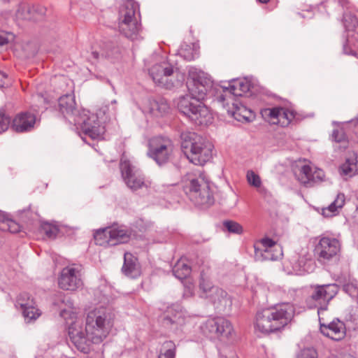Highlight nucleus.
<instances>
[{
  "label": "nucleus",
  "instance_id": "obj_9",
  "mask_svg": "<svg viewBox=\"0 0 358 358\" xmlns=\"http://www.w3.org/2000/svg\"><path fill=\"white\" fill-rule=\"evenodd\" d=\"M71 124L80 127L85 135L92 139H101L105 133V127L102 120L96 113H90L87 110H82L73 120H69Z\"/></svg>",
  "mask_w": 358,
  "mask_h": 358
},
{
  "label": "nucleus",
  "instance_id": "obj_32",
  "mask_svg": "<svg viewBox=\"0 0 358 358\" xmlns=\"http://www.w3.org/2000/svg\"><path fill=\"white\" fill-rule=\"evenodd\" d=\"M15 17L17 20L37 21L38 17L32 15L31 6L25 3H21L18 5L15 13Z\"/></svg>",
  "mask_w": 358,
  "mask_h": 358
},
{
  "label": "nucleus",
  "instance_id": "obj_4",
  "mask_svg": "<svg viewBox=\"0 0 358 358\" xmlns=\"http://www.w3.org/2000/svg\"><path fill=\"white\" fill-rule=\"evenodd\" d=\"M181 141L182 151L191 163L203 166L212 158L213 145L200 135L182 133Z\"/></svg>",
  "mask_w": 358,
  "mask_h": 358
},
{
  "label": "nucleus",
  "instance_id": "obj_27",
  "mask_svg": "<svg viewBox=\"0 0 358 358\" xmlns=\"http://www.w3.org/2000/svg\"><path fill=\"white\" fill-rule=\"evenodd\" d=\"M213 293L222 294V289L213 285L208 277L203 273H201L199 281V296L203 299H208Z\"/></svg>",
  "mask_w": 358,
  "mask_h": 358
},
{
  "label": "nucleus",
  "instance_id": "obj_13",
  "mask_svg": "<svg viewBox=\"0 0 358 358\" xmlns=\"http://www.w3.org/2000/svg\"><path fill=\"white\" fill-rule=\"evenodd\" d=\"M254 247L255 258L257 261H275L282 256L281 247L270 238L261 239Z\"/></svg>",
  "mask_w": 358,
  "mask_h": 358
},
{
  "label": "nucleus",
  "instance_id": "obj_15",
  "mask_svg": "<svg viewBox=\"0 0 358 358\" xmlns=\"http://www.w3.org/2000/svg\"><path fill=\"white\" fill-rule=\"evenodd\" d=\"M81 266L76 264L64 267L58 278V284L61 289L76 291L82 287L83 280Z\"/></svg>",
  "mask_w": 358,
  "mask_h": 358
},
{
  "label": "nucleus",
  "instance_id": "obj_51",
  "mask_svg": "<svg viewBox=\"0 0 358 358\" xmlns=\"http://www.w3.org/2000/svg\"><path fill=\"white\" fill-rule=\"evenodd\" d=\"M182 57H183L185 59L187 60H192L193 59V55L192 54H189V55H185L184 52H183V50L181 49L180 50V53H179Z\"/></svg>",
  "mask_w": 358,
  "mask_h": 358
},
{
  "label": "nucleus",
  "instance_id": "obj_25",
  "mask_svg": "<svg viewBox=\"0 0 358 358\" xmlns=\"http://www.w3.org/2000/svg\"><path fill=\"white\" fill-rule=\"evenodd\" d=\"M122 271L124 275L132 278L140 275L141 270L137 258L130 252H125Z\"/></svg>",
  "mask_w": 358,
  "mask_h": 358
},
{
  "label": "nucleus",
  "instance_id": "obj_7",
  "mask_svg": "<svg viewBox=\"0 0 358 358\" xmlns=\"http://www.w3.org/2000/svg\"><path fill=\"white\" fill-rule=\"evenodd\" d=\"M185 191L196 206H209L214 203L209 183L202 176L189 178V182L185 186Z\"/></svg>",
  "mask_w": 358,
  "mask_h": 358
},
{
  "label": "nucleus",
  "instance_id": "obj_38",
  "mask_svg": "<svg viewBox=\"0 0 358 358\" xmlns=\"http://www.w3.org/2000/svg\"><path fill=\"white\" fill-rule=\"evenodd\" d=\"M246 177L247 180L250 185L256 188L261 187L262 181L260 177L257 174H256L253 171H248L247 172Z\"/></svg>",
  "mask_w": 358,
  "mask_h": 358
},
{
  "label": "nucleus",
  "instance_id": "obj_31",
  "mask_svg": "<svg viewBox=\"0 0 358 358\" xmlns=\"http://www.w3.org/2000/svg\"><path fill=\"white\" fill-rule=\"evenodd\" d=\"M191 267L184 259L178 260L173 268V273L176 278L183 280L189 275Z\"/></svg>",
  "mask_w": 358,
  "mask_h": 358
},
{
  "label": "nucleus",
  "instance_id": "obj_41",
  "mask_svg": "<svg viewBox=\"0 0 358 358\" xmlns=\"http://www.w3.org/2000/svg\"><path fill=\"white\" fill-rule=\"evenodd\" d=\"M355 167V164H350L349 160H347L345 163H344L340 167V172L341 175L344 176H352L354 172V168Z\"/></svg>",
  "mask_w": 358,
  "mask_h": 358
},
{
  "label": "nucleus",
  "instance_id": "obj_39",
  "mask_svg": "<svg viewBox=\"0 0 358 358\" xmlns=\"http://www.w3.org/2000/svg\"><path fill=\"white\" fill-rule=\"evenodd\" d=\"M317 352L313 348H304L296 355V358H317Z\"/></svg>",
  "mask_w": 358,
  "mask_h": 358
},
{
  "label": "nucleus",
  "instance_id": "obj_36",
  "mask_svg": "<svg viewBox=\"0 0 358 358\" xmlns=\"http://www.w3.org/2000/svg\"><path fill=\"white\" fill-rule=\"evenodd\" d=\"M224 227L230 233L241 234L243 233L242 226L236 222L226 220L223 222Z\"/></svg>",
  "mask_w": 358,
  "mask_h": 358
},
{
  "label": "nucleus",
  "instance_id": "obj_54",
  "mask_svg": "<svg viewBox=\"0 0 358 358\" xmlns=\"http://www.w3.org/2000/svg\"><path fill=\"white\" fill-rule=\"evenodd\" d=\"M260 3H268L270 0H258Z\"/></svg>",
  "mask_w": 358,
  "mask_h": 358
},
{
  "label": "nucleus",
  "instance_id": "obj_30",
  "mask_svg": "<svg viewBox=\"0 0 358 358\" xmlns=\"http://www.w3.org/2000/svg\"><path fill=\"white\" fill-rule=\"evenodd\" d=\"M120 54V49L118 47L112 44H107L103 48L100 52L93 50L91 53L92 59L94 61H99L101 59L105 58L108 59H113Z\"/></svg>",
  "mask_w": 358,
  "mask_h": 358
},
{
  "label": "nucleus",
  "instance_id": "obj_16",
  "mask_svg": "<svg viewBox=\"0 0 358 358\" xmlns=\"http://www.w3.org/2000/svg\"><path fill=\"white\" fill-rule=\"evenodd\" d=\"M204 334L210 337L227 338L232 332L231 322L222 317L208 319L201 327Z\"/></svg>",
  "mask_w": 358,
  "mask_h": 358
},
{
  "label": "nucleus",
  "instance_id": "obj_3",
  "mask_svg": "<svg viewBox=\"0 0 358 358\" xmlns=\"http://www.w3.org/2000/svg\"><path fill=\"white\" fill-rule=\"evenodd\" d=\"M294 315V308L289 303L262 309L257 313L255 328L264 334L280 331L290 322Z\"/></svg>",
  "mask_w": 358,
  "mask_h": 358
},
{
  "label": "nucleus",
  "instance_id": "obj_8",
  "mask_svg": "<svg viewBox=\"0 0 358 358\" xmlns=\"http://www.w3.org/2000/svg\"><path fill=\"white\" fill-rule=\"evenodd\" d=\"M120 168L124 183L132 191L151 188L152 182L146 179L140 169L124 155L120 159Z\"/></svg>",
  "mask_w": 358,
  "mask_h": 358
},
{
  "label": "nucleus",
  "instance_id": "obj_46",
  "mask_svg": "<svg viewBox=\"0 0 358 358\" xmlns=\"http://www.w3.org/2000/svg\"><path fill=\"white\" fill-rule=\"evenodd\" d=\"M13 40V35L10 33L0 31V46H3Z\"/></svg>",
  "mask_w": 358,
  "mask_h": 358
},
{
  "label": "nucleus",
  "instance_id": "obj_45",
  "mask_svg": "<svg viewBox=\"0 0 358 358\" xmlns=\"http://www.w3.org/2000/svg\"><path fill=\"white\" fill-rule=\"evenodd\" d=\"M345 195L344 194L339 193L337 194L334 201L331 203L333 206L336 207L338 210L343 208L345 204Z\"/></svg>",
  "mask_w": 358,
  "mask_h": 358
},
{
  "label": "nucleus",
  "instance_id": "obj_17",
  "mask_svg": "<svg viewBox=\"0 0 358 358\" xmlns=\"http://www.w3.org/2000/svg\"><path fill=\"white\" fill-rule=\"evenodd\" d=\"M262 117L273 124L288 125L294 118V111L282 107L265 108L260 111Z\"/></svg>",
  "mask_w": 358,
  "mask_h": 358
},
{
  "label": "nucleus",
  "instance_id": "obj_49",
  "mask_svg": "<svg viewBox=\"0 0 358 358\" xmlns=\"http://www.w3.org/2000/svg\"><path fill=\"white\" fill-rule=\"evenodd\" d=\"M348 43V41H347V43L345 44H344V45H343V52L346 55L356 56L357 55L356 50H352L351 48H349Z\"/></svg>",
  "mask_w": 358,
  "mask_h": 358
},
{
  "label": "nucleus",
  "instance_id": "obj_24",
  "mask_svg": "<svg viewBox=\"0 0 358 358\" xmlns=\"http://www.w3.org/2000/svg\"><path fill=\"white\" fill-rule=\"evenodd\" d=\"M59 107L60 112L69 122L81 113L76 108L74 96L71 94H66L59 99Z\"/></svg>",
  "mask_w": 358,
  "mask_h": 358
},
{
  "label": "nucleus",
  "instance_id": "obj_28",
  "mask_svg": "<svg viewBox=\"0 0 358 358\" xmlns=\"http://www.w3.org/2000/svg\"><path fill=\"white\" fill-rule=\"evenodd\" d=\"M232 108L227 109V113L234 117L237 121H250L252 115V110L248 109L241 102L232 101Z\"/></svg>",
  "mask_w": 358,
  "mask_h": 358
},
{
  "label": "nucleus",
  "instance_id": "obj_56",
  "mask_svg": "<svg viewBox=\"0 0 358 358\" xmlns=\"http://www.w3.org/2000/svg\"><path fill=\"white\" fill-rule=\"evenodd\" d=\"M350 358H353V357H350Z\"/></svg>",
  "mask_w": 358,
  "mask_h": 358
},
{
  "label": "nucleus",
  "instance_id": "obj_35",
  "mask_svg": "<svg viewBox=\"0 0 358 358\" xmlns=\"http://www.w3.org/2000/svg\"><path fill=\"white\" fill-rule=\"evenodd\" d=\"M0 229L8 231L10 233H17L20 230V226L13 220L8 217H3L0 220Z\"/></svg>",
  "mask_w": 358,
  "mask_h": 358
},
{
  "label": "nucleus",
  "instance_id": "obj_10",
  "mask_svg": "<svg viewBox=\"0 0 358 358\" xmlns=\"http://www.w3.org/2000/svg\"><path fill=\"white\" fill-rule=\"evenodd\" d=\"M149 73L156 84L165 89L171 90L179 84L178 73L167 62L153 65Z\"/></svg>",
  "mask_w": 358,
  "mask_h": 358
},
{
  "label": "nucleus",
  "instance_id": "obj_53",
  "mask_svg": "<svg viewBox=\"0 0 358 358\" xmlns=\"http://www.w3.org/2000/svg\"><path fill=\"white\" fill-rule=\"evenodd\" d=\"M353 322H355V325L358 328V313L354 316Z\"/></svg>",
  "mask_w": 358,
  "mask_h": 358
},
{
  "label": "nucleus",
  "instance_id": "obj_19",
  "mask_svg": "<svg viewBox=\"0 0 358 358\" xmlns=\"http://www.w3.org/2000/svg\"><path fill=\"white\" fill-rule=\"evenodd\" d=\"M319 322L320 332L324 336L336 341L342 340L345 336V324L338 319L334 320L329 323H325L324 317L320 315Z\"/></svg>",
  "mask_w": 358,
  "mask_h": 358
},
{
  "label": "nucleus",
  "instance_id": "obj_26",
  "mask_svg": "<svg viewBox=\"0 0 358 358\" xmlns=\"http://www.w3.org/2000/svg\"><path fill=\"white\" fill-rule=\"evenodd\" d=\"M169 106L164 99H150L145 106V111L153 116H163L169 111Z\"/></svg>",
  "mask_w": 358,
  "mask_h": 358
},
{
  "label": "nucleus",
  "instance_id": "obj_5",
  "mask_svg": "<svg viewBox=\"0 0 358 358\" xmlns=\"http://www.w3.org/2000/svg\"><path fill=\"white\" fill-rule=\"evenodd\" d=\"M137 4L132 0L124 1L120 6L118 28L125 37L134 41L138 38L141 24L136 17Z\"/></svg>",
  "mask_w": 358,
  "mask_h": 358
},
{
  "label": "nucleus",
  "instance_id": "obj_1",
  "mask_svg": "<svg viewBox=\"0 0 358 358\" xmlns=\"http://www.w3.org/2000/svg\"><path fill=\"white\" fill-rule=\"evenodd\" d=\"M65 305L66 307L61 308L59 315L67 323L69 320H73L68 329L70 341L78 350L88 353L92 344L101 343L108 335L113 325V314L106 307L94 308L87 313L84 327L83 320L76 316L72 301L67 299Z\"/></svg>",
  "mask_w": 358,
  "mask_h": 358
},
{
  "label": "nucleus",
  "instance_id": "obj_21",
  "mask_svg": "<svg viewBox=\"0 0 358 358\" xmlns=\"http://www.w3.org/2000/svg\"><path fill=\"white\" fill-rule=\"evenodd\" d=\"M250 88V83L246 79H236L232 80L229 83L228 87H223V92L226 93L225 95L220 94L217 97L219 102L224 103L227 96V93L229 94V96L227 97V100H234V96H241L243 94L248 92Z\"/></svg>",
  "mask_w": 358,
  "mask_h": 358
},
{
  "label": "nucleus",
  "instance_id": "obj_23",
  "mask_svg": "<svg viewBox=\"0 0 358 358\" xmlns=\"http://www.w3.org/2000/svg\"><path fill=\"white\" fill-rule=\"evenodd\" d=\"M36 123V116L29 112H22L17 114L10 124L11 128L17 133L31 131Z\"/></svg>",
  "mask_w": 358,
  "mask_h": 358
},
{
  "label": "nucleus",
  "instance_id": "obj_34",
  "mask_svg": "<svg viewBox=\"0 0 358 358\" xmlns=\"http://www.w3.org/2000/svg\"><path fill=\"white\" fill-rule=\"evenodd\" d=\"M176 346L171 341H165L162 346L158 358H175Z\"/></svg>",
  "mask_w": 358,
  "mask_h": 358
},
{
  "label": "nucleus",
  "instance_id": "obj_11",
  "mask_svg": "<svg viewBox=\"0 0 358 358\" xmlns=\"http://www.w3.org/2000/svg\"><path fill=\"white\" fill-rule=\"evenodd\" d=\"M148 155L159 165L166 164L171 158L174 145L166 137L155 136L149 141Z\"/></svg>",
  "mask_w": 358,
  "mask_h": 358
},
{
  "label": "nucleus",
  "instance_id": "obj_33",
  "mask_svg": "<svg viewBox=\"0 0 358 358\" xmlns=\"http://www.w3.org/2000/svg\"><path fill=\"white\" fill-rule=\"evenodd\" d=\"M343 291L352 298L357 299L358 298V282L350 276L345 279L343 283Z\"/></svg>",
  "mask_w": 358,
  "mask_h": 358
},
{
  "label": "nucleus",
  "instance_id": "obj_43",
  "mask_svg": "<svg viewBox=\"0 0 358 358\" xmlns=\"http://www.w3.org/2000/svg\"><path fill=\"white\" fill-rule=\"evenodd\" d=\"M43 229L50 238H55L58 233V229L55 226L49 224H45L43 226Z\"/></svg>",
  "mask_w": 358,
  "mask_h": 358
},
{
  "label": "nucleus",
  "instance_id": "obj_48",
  "mask_svg": "<svg viewBox=\"0 0 358 358\" xmlns=\"http://www.w3.org/2000/svg\"><path fill=\"white\" fill-rule=\"evenodd\" d=\"M338 209L330 204L327 208H322V215L326 217H329L335 215L338 213Z\"/></svg>",
  "mask_w": 358,
  "mask_h": 358
},
{
  "label": "nucleus",
  "instance_id": "obj_47",
  "mask_svg": "<svg viewBox=\"0 0 358 358\" xmlns=\"http://www.w3.org/2000/svg\"><path fill=\"white\" fill-rule=\"evenodd\" d=\"M338 209L330 204L327 208H322V215L326 217H329L335 215L338 213Z\"/></svg>",
  "mask_w": 358,
  "mask_h": 358
},
{
  "label": "nucleus",
  "instance_id": "obj_55",
  "mask_svg": "<svg viewBox=\"0 0 358 358\" xmlns=\"http://www.w3.org/2000/svg\"><path fill=\"white\" fill-rule=\"evenodd\" d=\"M352 24H353L352 27H355V23L357 22L356 19H355V18L352 19Z\"/></svg>",
  "mask_w": 358,
  "mask_h": 358
},
{
  "label": "nucleus",
  "instance_id": "obj_2",
  "mask_svg": "<svg viewBox=\"0 0 358 358\" xmlns=\"http://www.w3.org/2000/svg\"><path fill=\"white\" fill-rule=\"evenodd\" d=\"M187 86L188 94L180 96L177 101L178 110L196 124L211 123L212 113L202 102L211 89L210 79L203 71L192 68L189 71Z\"/></svg>",
  "mask_w": 358,
  "mask_h": 358
},
{
  "label": "nucleus",
  "instance_id": "obj_18",
  "mask_svg": "<svg viewBox=\"0 0 358 358\" xmlns=\"http://www.w3.org/2000/svg\"><path fill=\"white\" fill-rule=\"evenodd\" d=\"M295 174L298 180L306 187H312L314 184L323 181L324 178L323 170L313 168L306 164L299 166Z\"/></svg>",
  "mask_w": 358,
  "mask_h": 358
},
{
  "label": "nucleus",
  "instance_id": "obj_42",
  "mask_svg": "<svg viewBox=\"0 0 358 358\" xmlns=\"http://www.w3.org/2000/svg\"><path fill=\"white\" fill-rule=\"evenodd\" d=\"M32 15L38 17V20L42 19L46 13V8L41 5L31 6Z\"/></svg>",
  "mask_w": 358,
  "mask_h": 358
},
{
  "label": "nucleus",
  "instance_id": "obj_20",
  "mask_svg": "<svg viewBox=\"0 0 358 358\" xmlns=\"http://www.w3.org/2000/svg\"><path fill=\"white\" fill-rule=\"evenodd\" d=\"M15 306L20 307L27 322L34 321L41 315V311L36 307L34 299L28 293H21L17 299Z\"/></svg>",
  "mask_w": 358,
  "mask_h": 358
},
{
  "label": "nucleus",
  "instance_id": "obj_44",
  "mask_svg": "<svg viewBox=\"0 0 358 358\" xmlns=\"http://www.w3.org/2000/svg\"><path fill=\"white\" fill-rule=\"evenodd\" d=\"M194 286L190 281H187L184 284L183 297L189 298L194 295Z\"/></svg>",
  "mask_w": 358,
  "mask_h": 358
},
{
  "label": "nucleus",
  "instance_id": "obj_50",
  "mask_svg": "<svg viewBox=\"0 0 358 358\" xmlns=\"http://www.w3.org/2000/svg\"><path fill=\"white\" fill-rule=\"evenodd\" d=\"M6 79V75L0 71V87H2L6 85L5 80Z\"/></svg>",
  "mask_w": 358,
  "mask_h": 358
},
{
  "label": "nucleus",
  "instance_id": "obj_12",
  "mask_svg": "<svg viewBox=\"0 0 358 358\" xmlns=\"http://www.w3.org/2000/svg\"><path fill=\"white\" fill-rule=\"evenodd\" d=\"M131 231L122 227H112L99 229L94 234L96 244L114 246L129 241Z\"/></svg>",
  "mask_w": 358,
  "mask_h": 358
},
{
  "label": "nucleus",
  "instance_id": "obj_29",
  "mask_svg": "<svg viewBox=\"0 0 358 358\" xmlns=\"http://www.w3.org/2000/svg\"><path fill=\"white\" fill-rule=\"evenodd\" d=\"M223 294H217L212 292V294L207 299L211 302L215 308L220 311H225L229 309L232 305L231 298L228 296L227 293L222 289Z\"/></svg>",
  "mask_w": 358,
  "mask_h": 358
},
{
  "label": "nucleus",
  "instance_id": "obj_52",
  "mask_svg": "<svg viewBox=\"0 0 358 358\" xmlns=\"http://www.w3.org/2000/svg\"><path fill=\"white\" fill-rule=\"evenodd\" d=\"M220 358H237L236 355L232 354L229 357L227 355H220Z\"/></svg>",
  "mask_w": 358,
  "mask_h": 358
},
{
  "label": "nucleus",
  "instance_id": "obj_37",
  "mask_svg": "<svg viewBox=\"0 0 358 358\" xmlns=\"http://www.w3.org/2000/svg\"><path fill=\"white\" fill-rule=\"evenodd\" d=\"M10 125V117L5 110L0 109V134L6 131Z\"/></svg>",
  "mask_w": 358,
  "mask_h": 358
},
{
  "label": "nucleus",
  "instance_id": "obj_6",
  "mask_svg": "<svg viewBox=\"0 0 358 358\" xmlns=\"http://www.w3.org/2000/svg\"><path fill=\"white\" fill-rule=\"evenodd\" d=\"M338 291L339 287L335 283L311 285L306 303L310 309L317 308L318 317H320L327 310L329 302L336 296Z\"/></svg>",
  "mask_w": 358,
  "mask_h": 358
},
{
  "label": "nucleus",
  "instance_id": "obj_40",
  "mask_svg": "<svg viewBox=\"0 0 358 358\" xmlns=\"http://www.w3.org/2000/svg\"><path fill=\"white\" fill-rule=\"evenodd\" d=\"M333 141L337 143H341L346 140V136L343 128H337L333 130L331 134Z\"/></svg>",
  "mask_w": 358,
  "mask_h": 358
},
{
  "label": "nucleus",
  "instance_id": "obj_14",
  "mask_svg": "<svg viewBox=\"0 0 358 358\" xmlns=\"http://www.w3.org/2000/svg\"><path fill=\"white\" fill-rule=\"evenodd\" d=\"M318 243L315 248V252L318 260L327 263L335 258L341 250V245L338 239L329 236H319Z\"/></svg>",
  "mask_w": 358,
  "mask_h": 358
},
{
  "label": "nucleus",
  "instance_id": "obj_22",
  "mask_svg": "<svg viewBox=\"0 0 358 358\" xmlns=\"http://www.w3.org/2000/svg\"><path fill=\"white\" fill-rule=\"evenodd\" d=\"M163 325L171 331H177L185 324V317L179 305L168 307L162 320Z\"/></svg>",
  "mask_w": 358,
  "mask_h": 358
}]
</instances>
